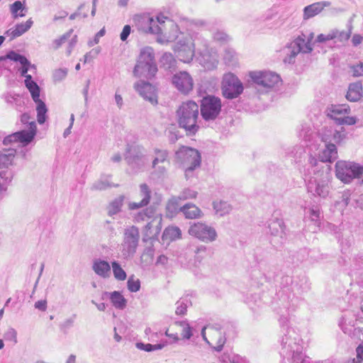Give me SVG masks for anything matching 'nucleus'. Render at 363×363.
Listing matches in <instances>:
<instances>
[{"label": "nucleus", "mask_w": 363, "mask_h": 363, "mask_svg": "<svg viewBox=\"0 0 363 363\" xmlns=\"http://www.w3.org/2000/svg\"><path fill=\"white\" fill-rule=\"evenodd\" d=\"M188 28L186 32L179 30V26L172 21H169V31L167 35V41L177 40L174 50L177 57L185 63L190 62L195 52L201 54L209 49L208 41L194 30L197 24L186 22Z\"/></svg>", "instance_id": "nucleus-1"}, {"label": "nucleus", "mask_w": 363, "mask_h": 363, "mask_svg": "<svg viewBox=\"0 0 363 363\" xmlns=\"http://www.w3.org/2000/svg\"><path fill=\"white\" fill-rule=\"evenodd\" d=\"M313 176H306L307 191L315 197L326 198L330 193V174L318 169V162L314 157L310 158Z\"/></svg>", "instance_id": "nucleus-2"}, {"label": "nucleus", "mask_w": 363, "mask_h": 363, "mask_svg": "<svg viewBox=\"0 0 363 363\" xmlns=\"http://www.w3.org/2000/svg\"><path fill=\"white\" fill-rule=\"evenodd\" d=\"M134 24L139 32L150 34H162L167 28L168 21H171L163 15H159L156 19L150 13L136 14L133 18Z\"/></svg>", "instance_id": "nucleus-3"}, {"label": "nucleus", "mask_w": 363, "mask_h": 363, "mask_svg": "<svg viewBox=\"0 0 363 363\" xmlns=\"http://www.w3.org/2000/svg\"><path fill=\"white\" fill-rule=\"evenodd\" d=\"M178 123L189 135L195 134L199 126L197 125L199 108L193 101L184 102L177 110Z\"/></svg>", "instance_id": "nucleus-4"}, {"label": "nucleus", "mask_w": 363, "mask_h": 363, "mask_svg": "<svg viewBox=\"0 0 363 363\" xmlns=\"http://www.w3.org/2000/svg\"><path fill=\"white\" fill-rule=\"evenodd\" d=\"M157 72V67L155 63L154 50L150 46L141 48L133 69L134 76L151 79Z\"/></svg>", "instance_id": "nucleus-5"}, {"label": "nucleus", "mask_w": 363, "mask_h": 363, "mask_svg": "<svg viewBox=\"0 0 363 363\" xmlns=\"http://www.w3.org/2000/svg\"><path fill=\"white\" fill-rule=\"evenodd\" d=\"M175 160L185 170L186 178L197 167L201 165V155L199 152L186 146L180 147L175 152Z\"/></svg>", "instance_id": "nucleus-6"}, {"label": "nucleus", "mask_w": 363, "mask_h": 363, "mask_svg": "<svg viewBox=\"0 0 363 363\" xmlns=\"http://www.w3.org/2000/svg\"><path fill=\"white\" fill-rule=\"evenodd\" d=\"M140 240L137 227L132 225L125 229L120 250L123 259L132 258L136 252Z\"/></svg>", "instance_id": "nucleus-7"}, {"label": "nucleus", "mask_w": 363, "mask_h": 363, "mask_svg": "<svg viewBox=\"0 0 363 363\" xmlns=\"http://www.w3.org/2000/svg\"><path fill=\"white\" fill-rule=\"evenodd\" d=\"M313 50L309 43H306V35L301 33L290 43L284 50V62L294 64L296 56L300 53H309Z\"/></svg>", "instance_id": "nucleus-8"}, {"label": "nucleus", "mask_w": 363, "mask_h": 363, "mask_svg": "<svg viewBox=\"0 0 363 363\" xmlns=\"http://www.w3.org/2000/svg\"><path fill=\"white\" fill-rule=\"evenodd\" d=\"M153 154L151 177L152 179H164L167 174V167L165 164H169V152L166 149L155 147Z\"/></svg>", "instance_id": "nucleus-9"}, {"label": "nucleus", "mask_w": 363, "mask_h": 363, "mask_svg": "<svg viewBox=\"0 0 363 363\" xmlns=\"http://www.w3.org/2000/svg\"><path fill=\"white\" fill-rule=\"evenodd\" d=\"M188 233L204 243L213 242L218 238L216 228L202 221L190 223Z\"/></svg>", "instance_id": "nucleus-10"}, {"label": "nucleus", "mask_w": 363, "mask_h": 363, "mask_svg": "<svg viewBox=\"0 0 363 363\" xmlns=\"http://www.w3.org/2000/svg\"><path fill=\"white\" fill-rule=\"evenodd\" d=\"M363 167L352 162L338 161L335 164L337 178L344 183H349L353 179L362 174Z\"/></svg>", "instance_id": "nucleus-11"}, {"label": "nucleus", "mask_w": 363, "mask_h": 363, "mask_svg": "<svg viewBox=\"0 0 363 363\" xmlns=\"http://www.w3.org/2000/svg\"><path fill=\"white\" fill-rule=\"evenodd\" d=\"M125 160L135 172L143 170L147 162L144 148L139 145L128 146Z\"/></svg>", "instance_id": "nucleus-12"}, {"label": "nucleus", "mask_w": 363, "mask_h": 363, "mask_svg": "<svg viewBox=\"0 0 363 363\" xmlns=\"http://www.w3.org/2000/svg\"><path fill=\"white\" fill-rule=\"evenodd\" d=\"M222 91L226 99H235L242 93L243 85L234 74L227 73L223 78Z\"/></svg>", "instance_id": "nucleus-13"}, {"label": "nucleus", "mask_w": 363, "mask_h": 363, "mask_svg": "<svg viewBox=\"0 0 363 363\" xmlns=\"http://www.w3.org/2000/svg\"><path fill=\"white\" fill-rule=\"evenodd\" d=\"M250 77L255 84L263 88L265 91L277 86L281 82L279 75L272 72H251Z\"/></svg>", "instance_id": "nucleus-14"}, {"label": "nucleus", "mask_w": 363, "mask_h": 363, "mask_svg": "<svg viewBox=\"0 0 363 363\" xmlns=\"http://www.w3.org/2000/svg\"><path fill=\"white\" fill-rule=\"evenodd\" d=\"M221 106L219 98L214 96L204 97L200 108L202 118L206 121L215 120L220 114Z\"/></svg>", "instance_id": "nucleus-15"}, {"label": "nucleus", "mask_w": 363, "mask_h": 363, "mask_svg": "<svg viewBox=\"0 0 363 363\" xmlns=\"http://www.w3.org/2000/svg\"><path fill=\"white\" fill-rule=\"evenodd\" d=\"M172 84L182 94H188L194 87V80L189 72L181 71L172 76Z\"/></svg>", "instance_id": "nucleus-16"}, {"label": "nucleus", "mask_w": 363, "mask_h": 363, "mask_svg": "<svg viewBox=\"0 0 363 363\" xmlns=\"http://www.w3.org/2000/svg\"><path fill=\"white\" fill-rule=\"evenodd\" d=\"M31 130L26 131L22 130L21 131L12 133L6 138L3 140V143L5 145H12L17 143H21L23 145H26L30 143L35 137V125L34 123L31 125Z\"/></svg>", "instance_id": "nucleus-17"}, {"label": "nucleus", "mask_w": 363, "mask_h": 363, "mask_svg": "<svg viewBox=\"0 0 363 363\" xmlns=\"http://www.w3.org/2000/svg\"><path fill=\"white\" fill-rule=\"evenodd\" d=\"M267 228L270 235L278 239V242L281 243L285 237V225L281 218L273 215L267 223Z\"/></svg>", "instance_id": "nucleus-18"}, {"label": "nucleus", "mask_w": 363, "mask_h": 363, "mask_svg": "<svg viewBox=\"0 0 363 363\" xmlns=\"http://www.w3.org/2000/svg\"><path fill=\"white\" fill-rule=\"evenodd\" d=\"M134 87L139 94L152 104H157V96L155 86L149 82L139 81L135 84Z\"/></svg>", "instance_id": "nucleus-19"}, {"label": "nucleus", "mask_w": 363, "mask_h": 363, "mask_svg": "<svg viewBox=\"0 0 363 363\" xmlns=\"http://www.w3.org/2000/svg\"><path fill=\"white\" fill-rule=\"evenodd\" d=\"M357 319L352 311H347L340 318L339 326L342 332L350 336L354 335L357 328H355Z\"/></svg>", "instance_id": "nucleus-20"}, {"label": "nucleus", "mask_w": 363, "mask_h": 363, "mask_svg": "<svg viewBox=\"0 0 363 363\" xmlns=\"http://www.w3.org/2000/svg\"><path fill=\"white\" fill-rule=\"evenodd\" d=\"M152 191L150 186L145 184H141L139 186V195L141 200L139 202H130L128 203V208L130 210H135L147 206L151 199Z\"/></svg>", "instance_id": "nucleus-21"}, {"label": "nucleus", "mask_w": 363, "mask_h": 363, "mask_svg": "<svg viewBox=\"0 0 363 363\" xmlns=\"http://www.w3.org/2000/svg\"><path fill=\"white\" fill-rule=\"evenodd\" d=\"M200 64L206 69L211 70L217 67L218 64V55L217 52L212 48L199 54Z\"/></svg>", "instance_id": "nucleus-22"}, {"label": "nucleus", "mask_w": 363, "mask_h": 363, "mask_svg": "<svg viewBox=\"0 0 363 363\" xmlns=\"http://www.w3.org/2000/svg\"><path fill=\"white\" fill-rule=\"evenodd\" d=\"M331 5L330 1H323L311 4L304 7L303 10V19L307 21L314 16H317L324 9L325 7H328Z\"/></svg>", "instance_id": "nucleus-23"}, {"label": "nucleus", "mask_w": 363, "mask_h": 363, "mask_svg": "<svg viewBox=\"0 0 363 363\" xmlns=\"http://www.w3.org/2000/svg\"><path fill=\"white\" fill-rule=\"evenodd\" d=\"M92 270L96 274L103 279H108L111 277V265L106 260L99 258L94 259L92 264Z\"/></svg>", "instance_id": "nucleus-24"}, {"label": "nucleus", "mask_w": 363, "mask_h": 363, "mask_svg": "<svg viewBox=\"0 0 363 363\" xmlns=\"http://www.w3.org/2000/svg\"><path fill=\"white\" fill-rule=\"evenodd\" d=\"M162 217L160 213L154 211L153 216L147 221L145 231L147 235L154 236L160 234L162 229Z\"/></svg>", "instance_id": "nucleus-25"}, {"label": "nucleus", "mask_w": 363, "mask_h": 363, "mask_svg": "<svg viewBox=\"0 0 363 363\" xmlns=\"http://www.w3.org/2000/svg\"><path fill=\"white\" fill-rule=\"evenodd\" d=\"M179 211L184 214L186 219H199L203 216L202 211L192 203H187L180 207Z\"/></svg>", "instance_id": "nucleus-26"}, {"label": "nucleus", "mask_w": 363, "mask_h": 363, "mask_svg": "<svg viewBox=\"0 0 363 363\" xmlns=\"http://www.w3.org/2000/svg\"><path fill=\"white\" fill-rule=\"evenodd\" d=\"M7 57L9 60L12 61L18 62L22 65L21 74L26 79V76L28 75L27 72L30 69V66H31V63L28 60V59L25 56L13 50L9 51L7 53Z\"/></svg>", "instance_id": "nucleus-27"}, {"label": "nucleus", "mask_w": 363, "mask_h": 363, "mask_svg": "<svg viewBox=\"0 0 363 363\" xmlns=\"http://www.w3.org/2000/svg\"><path fill=\"white\" fill-rule=\"evenodd\" d=\"M337 157V151L334 144L325 145V147L319 153V159L322 162H332Z\"/></svg>", "instance_id": "nucleus-28"}, {"label": "nucleus", "mask_w": 363, "mask_h": 363, "mask_svg": "<svg viewBox=\"0 0 363 363\" xmlns=\"http://www.w3.org/2000/svg\"><path fill=\"white\" fill-rule=\"evenodd\" d=\"M33 23V21L30 18L26 23L17 24L14 29L8 30L5 34L10 36L11 40H13L28 31L31 28Z\"/></svg>", "instance_id": "nucleus-29"}, {"label": "nucleus", "mask_w": 363, "mask_h": 363, "mask_svg": "<svg viewBox=\"0 0 363 363\" xmlns=\"http://www.w3.org/2000/svg\"><path fill=\"white\" fill-rule=\"evenodd\" d=\"M350 111V108L347 104L331 105L328 108V116L337 122L342 115L349 113Z\"/></svg>", "instance_id": "nucleus-30"}, {"label": "nucleus", "mask_w": 363, "mask_h": 363, "mask_svg": "<svg viewBox=\"0 0 363 363\" xmlns=\"http://www.w3.org/2000/svg\"><path fill=\"white\" fill-rule=\"evenodd\" d=\"M362 84L361 82H354L350 84L346 98L350 101H357L362 97Z\"/></svg>", "instance_id": "nucleus-31"}, {"label": "nucleus", "mask_w": 363, "mask_h": 363, "mask_svg": "<svg viewBox=\"0 0 363 363\" xmlns=\"http://www.w3.org/2000/svg\"><path fill=\"white\" fill-rule=\"evenodd\" d=\"M337 238L342 253H346L354 242L353 235L349 232L338 233Z\"/></svg>", "instance_id": "nucleus-32"}, {"label": "nucleus", "mask_w": 363, "mask_h": 363, "mask_svg": "<svg viewBox=\"0 0 363 363\" xmlns=\"http://www.w3.org/2000/svg\"><path fill=\"white\" fill-rule=\"evenodd\" d=\"M213 208L215 213L220 217L228 214L232 210L231 206L227 201L222 200L213 201Z\"/></svg>", "instance_id": "nucleus-33"}, {"label": "nucleus", "mask_w": 363, "mask_h": 363, "mask_svg": "<svg viewBox=\"0 0 363 363\" xmlns=\"http://www.w3.org/2000/svg\"><path fill=\"white\" fill-rule=\"evenodd\" d=\"M111 175H103L99 179L94 182L91 186V190L92 191H102L105 190L107 188H110L111 186H113L114 185L112 184L111 182Z\"/></svg>", "instance_id": "nucleus-34"}, {"label": "nucleus", "mask_w": 363, "mask_h": 363, "mask_svg": "<svg viewBox=\"0 0 363 363\" xmlns=\"http://www.w3.org/2000/svg\"><path fill=\"white\" fill-rule=\"evenodd\" d=\"M108 295L113 306L118 309H123L126 306V300L119 291H113L111 293H105Z\"/></svg>", "instance_id": "nucleus-35"}, {"label": "nucleus", "mask_w": 363, "mask_h": 363, "mask_svg": "<svg viewBox=\"0 0 363 363\" xmlns=\"http://www.w3.org/2000/svg\"><path fill=\"white\" fill-rule=\"evenodd\" d=\"M25 85L30 92L33 101H38L40 99V88L37 83L32 79L31 75L26 76Z\"/></svg>", "instance_id": "nucleus-36"}, {"label": "nucleus", "mask_w": 363, "mask_h": 363, "mask_svg": "<svg viewBox=\"0 0 363 363\" xmlns=\"http://www.w3.org/2000/svg\"><path fill=\"white\" fill-rule=\"evenodd\" d=\"M16 150L11 149L0 152V168H7L13 162Z\"/></svg>", "instance_id": "nucleus-37"}, {"label": "nucleus", "mask_w": 363, "mask_h": 363, "mask_svg": "<svg viewBox=\"0 0 363 363\" xmlns=\"http://www.w3.org/2000/svg\"><path fill=\"white\" fill-rule=\"evenodd\" d=\"M13 177V172L11 169L6 168L0 171V192L6 189V186L11 182Z\"/></svg>", "instance_id": "nucleus-38"}, {"label": "nucleus", "mask_w": 363, "mask_h": 363, "mask_svg": "<svg viewBox=\"0 0 363 363\" xmlns=\"http://www.w3.org/2000/svg\"><path fill=\"white\" fill-rule=\"evenodd\" d=\"M37 104L36 111H37V120L39 124H43L46 121V113L48 112V108L46 107L45 104L41 101L40 99L38 101H35Z\"/></svg>", "instance_id": "nucleus-39"}, {"label": "nucleus", "mask_w": 363, "mask_h": 363, "mask_svg": "<svg viewBox=\"0 0 363 363\" xmlns=\"http://www.w3.org/2000/svg\"><path fill=\"white\" fill-rule=\"evenodd\" d=\"M111 267L114 278L118 281H124L127 278L126 272L121 267L120 263L117 261L111 262Z\"/></svg>", "instance_id": "nucleus-40"}, {"label": "nucleus", "mask_w": 363, "mask_h": 363, "mask_svg": "<svg viewBox=\"0 0 363 363\" xmlns=\"http://www.w3.org/2000/svg\"><path fill=\"white\" fill-rule=\"evenodd\" d=\"M163 236L170 240H175L181 238L182 231L177 226H169L164 230Z\"/></svg>", "instance_id": "nucleus-41"}, {"label": "nucleus", "mask_w": 363, "mask_h": 363, "mask_svg": "<svg viewBox=\"0 0 363 363\" xmlns=\"http://www.w3.org/2000/svg\"><path fill=\"white\" fill-rule=\"evenodd\" d=\"M160 62L166 69H174L176 66V60L170 52L164 53L161 57Z\"/></svg>", "instance_id": "nucleus-42"}, {"label": "nucleus", "mask_w": 363, "mask_h": 363, "mask_svg": "<svg viewBox=\"0 0 363 363\" xmlns=\"http://www.w3.org/2000/svg\"><path fill=\"white\" fill-rule=\"evenodd\" d=\"M155 209L152 207L146 208L143 211L138 213L134 220L136 222L148 221L153 216Z\"/></svg>", "instance_id": "nucleus-43"}, {"label": "nucleus", "mask_w": 363, "mask_h": 363, "mask_svg": "<svg viewBox=\"0 0 363 363\" xmlns=\"http://www.w3.org/2000/svg\"><path fill=\"white\" fill-rule=\"evenodd\" d=\"M25 10L26 8L20 1H16L11 5V12L13 18L25 16L26 13L23 12Z\"/></svg>", "instance_id": "nucleus-44"}, {"label": "nucleus", "mask_w": 363, "mask_h": 363, "mask_svg": "<svg viewBox=\"0 0 363 363\" xmlns=\"http://www.w3.org/2000/svg\"><path fill=\"white\" fill-rule=\"evenodd\" d=\"M191 304V302L188 298H182L179 300L177 303V307L175 313L179 315H184L186 313L187 308Z\"/></svg>", "instance_id": "nucleus-45"}, {"label": "nucleus", "mask_w": 363, "mask_h": 363, "mask_svg": "<svg viewBox=\"0 0 363 363\" xmlns=\"http://www.w3.org/2000/svg\"><path fill=\"white\" fill-rule=\"evenodd\" d=\"M178 324L182 328L181 333L182 338L189 340L193 335V328L186 320L180 321Z\"/></svg>", "instance_id": "nucleus-46"}, {"label": "nucleus", "mask_w": 363, "mask_h": 363, "mask_svg": "<svg viewBox=\"0 0 363 363\" xmlns=\"http://www.w3.org/2000/svg\"><path fill=\"white\" fill-rule=\"evenodd\" d=\"M334 40L336 39L338 42L343 43L347 41L351 35V30H340L338 29H333Z\"/></svg>", "instance_id": "nucleus-47"}, {"label": "nucleus", "mask_w": 363, "mask_h": 363, "mask_svg": "<svg viewBox=\"0 0 363 363\" xmlns=\"http://www.w3.org/2000/svg\"><path fill=\"white\" fill-rule=\"evenodd\" d=\"M223 60L228 65H234L237 62V56L234 50L226 49L224 51Z\"/></svg>", "instance_id": "nucleus-48"}, {"label": "nucleus", "mask_w": 363, "mask_h": 363, "mask_svg": "<svg viewBox=\"0 0 363 363\" xmlns=\"http://www.w3.org/2000/svg\"><path fill=\"white\" fill-rule=\"evenodd\" d=\"M164 346H165V344H162V343L152 345V344H149V343L144 344L143 342H138L136 344L137 348L144 350V351H146V352H152V351L162 350Z\"/></svg>", "instance_id": "nucleus-49"}, {"label": "nucleus", "mask_w": 363, "mask_h": 363, "mask_svg": "<svg viewBox=\"0 0 363 363\" xmlns=\"http://www.w3.org/2000/svg\"><path fill=\"white\" fill-rule=\"evenodd\" d=\"M123 199H115L108 207V213L109 216H113L118 213L122 207Z\"/></svg>", "instance_id": "nucleus-50"}, {"label": "nucleus", "mask_w": 363, "mask_h": 363, "mask_svg": "<svg viewBox=\"0 0 363 363\" xmlns=\"http://www.w3.org/2000/svg\"><path fill=\"white\" fill-rule=\"evenodd\" d=\"M127 286L130 291L137 292L140 289V281L132 275L128 279Z\"/></svg>", "instance_id": "nucleus-51"}, {"label": "nucleus", "mask_w": 363, "mask_h": 363, "mask_svg": "<svg viewBox=\"0 0 363 363\" xmlns=\"http://www.w3.org/2000/svg\"><path fill=\"white\" fill-rule=\"evenodd\" d=\"M73 33V30L70 29L67 33L63 34L59 38L55 39L52 42V46L55 50H57L62 44H64L70 37Z\"/></svg>", "instance_id": "nucleus-52"}, {"label": "nucleus", "mask_w": 363, "mask_h": 363, "mask_svg": "<svg viewBox=\"0 0 363 363\" xmlns=\"http://www.w3.org/2000/svg\"><path fill=\"white\" fill-rule=\"evenodd\" d=\"M197 191L191 189H184L178 196L180 201H184L187 199H196L197 196Z\"/></svg>", "instance_id": "nucleus-53"}, {"label": "nucleus", "mask_w": 363, "mask_h": 363, "mask_svg": "<svg viewBox=\"0 0 363 363\" xmlns=\"http://www.w3.org/2000/svg\"><path fill=\"white\" fill-rule=\"evenodd\" d=\"M4 338L7 341L11 342L13 345H16L18 342L16 330L13 328H9L4 333Z\"/></svg>", "instance_id": "nucleus-54"}, {"label": "nucleus", "mask_w": 363, "mask_h": 363, "mask_svg": "<svg viewBox=\"0 0 363 363\" xmlns=\"http://www.w3.org/2000/svg\"><path fill=\"white\" fill-rule=\"evenodd\" d=\"M68 70L67 68H60L55 70L52 74L53 81L55 82H60L65 79L67 75Z\"/></svg>", "instance_id": "nucleus-55"}, {"label": "nucleus", "mask_w": 363, "mask_h": 363, "mask_svg": "<svg viewBox=\"0 0 363 363\" xmlns=\"http://www.w3.org/2000/svg\"><path fill=\"white\" fill-rule=\"evenodd\" d=\"M307 213L308 214L311 221H313L315 223L319 221L320 217V211L318 206H313L312 208H309Z\"/></svg>", "instance_id": "nucleus-56"}, {"label": "nucleus", "mask_w": 363, "mask_h": 363, "mask_svg": "<svg viewBox=\"0 0 363 363\" xmlns=\"http://www.w3.org/2000/svg\"><path fill=\"white\" fill-rule=\"evenodd\" d=\"M179 199L178 196L172 197L167 202L166 208L171 213H176L178 209V202Z\"/></svg>", "instance_id": "nucleus-57"}, {"label": "nucleus", "mask_w": 363, "mask_h": 363, "mask_svg": "<svg viewBox=\"0 0 363 363\" xmlns=\"http://www.w3.org/2000/svg\"><path fill=\"white\" fill-rule=\"evenodd\" d=\"M30 116L28 114V113H23L22 114L21 117V121L22 122V123L23 124H27L28 125V130H26V131H30L31 130V125L33 123H34V125H35V128H34V130H35V135L36 134V123L35 122L33 121V120H31L30 121Z\"/></svg>", "instance_id": "nucleus-58"}, {"label": "nucleus", "mask_w": 363, "mask_h": 363, "mask_svg": "<svg viewBox=\"0 0 363 363\" xmlns=\"http://www.w3.org/2000/svg\"><path fill=\"white\" fill-rule=\"evenodd\" d=\"M75 320V315L72 317L65 319L62 323L60 325V328L64 333L67 332L72 325H74Z\"/></svg>", "instance_id": "nucleus-59"}, {"label": "nucleus", "mask_w": 363, "mask_h": 363, "mask_svg": "<svg viewBox=\"0 0 363 363\" xmlns=\"http://www.w3.org/2000/svg\"><path fill=\"white\" fill-rule=\"evenodd\" d=\"M333 30H330L328 33H325V34H320L317 36V38L315 40V43H325L327 41H329V40H334V36L333 35Z\"/></svg>", "instance_id": "nucleus-60"}, {"label": "nucleus", "mask_w": 363, "mask_h": 363, "mask_svg": "<svg viewBox=\"0 0 363 363\" xmlns=\"http://www.w3.org/2000/svg\"><path fill=\"white\" fill-rule=\"evenodd\" d=\"M354 77L363 76V62H359L357 65L350 67Z\"/></svg>", "instance_id": "nucleus-61"}, {"label": "nucleus", "mask_w": 363, "mask_h": 363, "mask_svg": "<svg viewBox=\"0 0 363 363\" xmlns=\"http://www.w3.org/2000/svg\"><path fill=\"white\" fill-rule=\"evenodd\" d=\"M357 120L356 117L353 116H343L338 118V121L337 122L340 125L346 124V125H354L357 123Z\"/></svg>", "instance_id": "nucleus-62"}, {"label": "nucleus", "mask_w": 363, "mask_h": 363, "mask_svg": "<svg viewBox=\"0 0 363 363\" xmlns=\"http://www.w3.org/2000/svg\"><path fill=\"white\" fill-rule=\"evenodd\" d=\"M216 333H218L219 337L217 340L216 345L213 347V349L217 352H220L223 350V345L225 343V337L218 331H216Z\"/></svg>", "instance_id": "nucleus-63"}, {"label": "nucleus", "mask_w": 363, "mask_h": 363, "mask_svg": "<svg viewBox=\"0 0 363 363\" xmlns=\"http://www.w3.org/2000/svg\"><path fill=\"white\" fill-rule=\"evenodd\" d=\"M84 7V5H81L79 6L77 11L73 13H72L70 16H69V19L70 20H74L77 18H85L87 17V13H82L81 12V10L82 9V8Z\"/></svg>", "instance_id": "nucleus-64"}]
</instances>
